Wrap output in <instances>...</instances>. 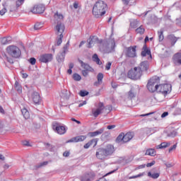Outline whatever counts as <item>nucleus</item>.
Segmentation results:
<instances>
[{"label": "nucleus", "instance_id": "1", "mask_svg": "<svg viewBox=\"0 0 181 181\" xmlns=\"http://www.w3.org/2000/svg\"><path fill=\"white\" fill-rule=\"evenodd\" d=\"M107 11H108L107 4L103 1H98L94 4L92 13L95 18H101L107 13Z\"/></svg>", "mask_w": 181, "mask_h": 181}, {"label": "nucleus", "instance_id": "2", "mask_svg": "<svg viewBox=\"0 0 181 181\" xmlns=\"http://www.w3.org/2000/svg\"><path fill=\"white\" fill-rule=\"evenodd\" d=\"M159 84H160V78L158 76H153L149 79L146 87L150 93H155V91H158Z\"/></svg>", "mask_w": 181, "mask_h": 181}, {"label": "nucleus", "instance_id": "3", "mask_svg": "<svg viewBox=\"0 0 181 181\" xmlns=\"http://www.w3.org/2000/svg\"><path fill=\"white\" fill-rule=\"evenodd\" d=\"M6 53L14 59H19V57L22 54V51L16 45H9L6 49Z\"/></svg>", "mask_w": 181, "mask_h": 181}, {"label": "nucleus", "instance_id": "4", "mask_svg": "<svg viewBox=\"0 0 181 181\" xmlns=\"http://www.w3.org/2000/svg\"><path fill=\"white\" fill-rule=\"evenodd\" d=\"M127 77L132 80H139V78L142 77V71L138 68V66H135L128 71Z\"/></svg>", "mask_w": 181, "mask_h": 181}, {"label": "nucleus", "instance_id": "5", "mask_svg": "<svg viewBox=\"0 0 181 181\" xmlns=\"http://www.w3.org/2000/svg\"><path fill=\"white\" fill-rule=\"evenodd\" d=\"M136 45L124 47L123 54L129 59H134L136 57Z\"/></svg>", "mask_w": 181, "mask_h": 181}, {"label": "nucleus", "instance_id": "6", "mask_svg": "<svg viewBox=\"0 0 181 181\" xmlns=\"http://www.w3.org/2000/svg\"><path fill=\"white\" fill-rule=\"evenodd\" d=\"M158 93H161L163 95H168L172 91V85L169 83L165 84H158V89L157 90Z\"/></svg>", "mask_w": 181, "mask_h": 181}, {"label": "nucleus", "instance_id": "7", "mask_svg": "<svg viewBox=\"0 0 181 181\" xmlns=\"http://www.w3.org/2000/svg\"><path fill=\"white\" fill-rule=\"evenodd\" d=\"M46 11V7L42 4H38L34 5V6L30 9V12L32 13H43Z\"/></svg>", "mask_w": 181, "mask_h": 181}, {"label": "nucleus", "instance_id": "8", "mask_svg": "<svg viewBox=\"0 0 181 181\" xmlns=\"http://www.w3.org/2000/svg\"><path fill=\"white\" fill-rule=\"evenodd\" d=\"M103 46L105 53H112V52L115 50V41H112L110 43L105 44Z\"/></svg>", "mask_w": 181, "mask_h": 181}, {"label": "nucleus", "instance_id": "9", "mask_svg": "<svg viewBox=\"0 0 181 181\" xmlns=\"http://www.w3.org/2000/svg\"><path fill=\"white\" fill-rule=\"evenodd\" d=\"M104 108H105L104 103H103L101 102L99 103L98 108L92 110V114H93V117H95V118H97V117H98L100 115V114H101V112H103V110H104Z\"/></svg>", "mask_w": 181, "mask_h": 181}, {"label": "nucleus", "instance_id": "10", "mask_svg": "<svg viewBox=\"0 0 181 181\" xmlns=\"http://www.w3.org/2000/svg\"><path fill=\"white\" fill-rule=\"evenodd\" d=\"M52 60H53V54H44L40 57V62L41 63H49Z\"/></svg>", "mask_w": 181, "mask_h": 181}, {"label": "nucleus", "instance_id": "11", "mask_svg": "<svg viewBox=\"0 0 181 181\" xmlns=\"http://www.w3.org/2000/svg\"><path fill=\"white\" fill-rule=\"evenodd\" d=\"M53 129H55L59 135H64V134H66V127H64V126L59 125V123L54 124Z\"/></svg>", "mask_w": 181, "mask_h": 181}, {"label": "nucleus", "instance_id": "12", "mask_svg": "<svg viewBox=\"0 0 181 181\" xmlns=\"http://www.w3.org/2000/svg\"><path fill=\"white\" fill-rule=\"evenodd\" d=\"M96 158L98 159H105V158H107V154L105 153V151L104 150V148H100L97 150L96 151Z\"/></svg>", "mask_w": 181, "mask_h": 181}, {"label": "nucleus", "instance_id": "13", "mask_svg": "<svg viewBox=\"0 0 181 181\" xmlns=\"http://www.w3.org/2000/svg\"><path fill=\"white\" fill-rule=\"evenodd\" d=\"M64 29H66L64 24L58 23L55 27L56 34L57 36L63 35V33H64Z\"/></svg>", "mask_w": 181, "mask_h": 181}, {"label": "nucleus", "instance_id": "14", "mask_svg": "<svg viewBox=\"0 0 181 181\" xmlns=\"http://www.w3.org/2000/svg\"><path fill=\"white\" fill-rule=\"evenodd\" d=\"M106 156H111L114 152H115V148L112 144H107L104 148Z\"/></svg>", "mask_w": 181, "mask_h": 181}, {"label": "nucleus", "instance_id": "15", "mask_svg": "<svg viewBox=\"0 0 181 181\" xmlns=\"http://www.w3.org/2000/svg\"><path fill=\"white\" fill-rule=\"evenodd\" d=\"M141 56L142 57H146V56H148V59H150V60H152V54H151V49H148V47H146V45H144L143 47Z\"/></svg>", "mask_w": 181, "mask_h": 181}, {"label": "nucleus", "instance_id": "16", "mask_svg": "<svg viewBox=\"0 0 181 181\" xmlns=\"http://www.w3.org/2000/svg\"><path fill=\"white\" fill-rule=\"evenodd\" d=\"M173 62L176 66H180L181 64V52L175 54L173 57Z\"/></svg>", "mask_w": 181, "mask_h": 181}, {"label": "nucleus", "instance_id": "17", "mask_svg": "<svg viewBox=\"0 0 181 181\" xmlns=\"http://www.w3.org/2000/svg\"><path fill=\"white\" fill-rule=\"evenodd\" d=\"M137 68L141 70V73L147 71L148 69H149V62H148V61L142 62Z\"/></svg>", "mask_w": 181, "mask_h": 181}, {"label": "nucleus", "instance_id": "18", "mask_svg": "<svg viewBox=\"0 0 181 181\" xmlns=\"http://www.w3.org/2000/svg\"><path fill=\"white\" fill-rule=\"evenodd\" d=\"M98 142V140L97 139H93L89 141L88 143H86L83 146V148H84V149H88V148H90V146H93V148H95V146H97Z\"/></svg>", "mask_w": 181, "mask_h": 181}, {"label": "nucleus", "instance_id": "19", "mask_svg": "<svg viewBox=\"0 0 181 181\" xmlns=\"http://www.w3.org/2000/svg\"><path fill=\"white\" fill-rule=\"evenodd\" d=\"M87 139V136H78L69 140L67 142H83Z\"/></svg>", "mask_w": 181, "mask_h": 181}, {"label": "nucleus", "instance_id": "20", "mask_svg": "<svg viewBox=\"0 0 181 181\" xmlns=\"http://www.w3.org/2000/svg\"><path fill=\"white\" fill-rule=\"evenodd\" d=\"M98 38L95 36H90L88 40V49H91L95 43H97Z\"/></svg>", "mask_w": 181, "mask_h": 181}, {"label": "nucleus", "instance_id": "21", "mask_svg": "<svg viewBox=\"0 0 181 181\" xmlns=\"http://www.w3.org/2000/svg\"><path fill=\"white\" fill-rule=\"evenodd\" d=\"M122 2L125 6H134V5H136V0H122Z\"/></svg>", "mask_w": 181, "mask_h": 181}, {"label": "nucleus", "instance_id": "22", "mask_svg": "<svg viewBox=\"0 0 181 181\" xmlns=\"http://www.w3.org/2000/svg\"><path fill=\"white\" fill-rule=\"evenodd\" d=\"M33 101L35 104H39L40 103V95L37 92H34L32 95Z\"/></svg>", "mask_w": 181, "mask_h": 181}, {"label": "nucleus", "instance_id": "23", "mask_svg": "<svg viewBox=\"0 0 181 181\" xmlns=\"http://www.w3.org/2000/svg\"><path fill=\"white\" fill-rule=\"evenodd\" d=\"M132 138H134V133L127 132L126 134H124V144H125L127 142H129V141H131V139H132Z\"/></svg>", "mask_w": 181, "mask_h": 181}, {"label": "nucleus", "instance_id": "24", "mask_svg": "<svg viewBox=\"0 0 181 181\" xmlns=\"http://www.w3.org/2000/svg\"><path fill=\"white\" fill-rule=\"evenodd\" d=\"M168 39L171 42V46H175L177 40H179V37H176L174 35H168Z\"/></svg>", "mask_w": 181, "mask_h": 181}, {"label": "nucleus", "instance_id": "25", "mask_svg": "<svg viewBox=\"0 0 181 181\" xmlns=\"http://www.w3.org/2000/svg\"><path fill=\"white\" fill-rule=\"evenodd\" d=\"M103 132H104V129H100L99 130H97L95 132H89L88 135H89V136L93 138L94 136H98V135H101V134H103Z\"/></svg>", "mask_w": 181, "mask_h": 181}, {"label": "nucleus", "instance_id": "26", "mask_svg": "<svg viewBox=\"0 0 181 181\" xmlns=\"http://www.w3.org/2000/svg\"><path fill=\"white\" fill-rule=\"evenodd\" d=\"M170 146V142H163L160 145L156 146V149H165Z\"/></svg>", "mask_w": 181, "mask_h": 181}, {"label": "nucleus", "instance_id": "27", "mask_svg": "<svg viewBox=\"0 0 181 181\" xmlns=\"http://www.w3.org/2000/svg\"><path fill=\"white\" fill-rule=\"evenodd\" d=\"M81 181H91L93 180V175L87 173L85 174L81 178Z\"/></svg>", "mask_w": 181, "mask_h": 181}, {"label": "nucleus", "instance_id": "28", "mask_svg": "<svg viewBox=\"0 0 181 181\" xmlns=\"http://www.w3.org/2000/svg\"><path fill=\"white\" fill-rule=\"evenodd\" d=\"M78 62H79L82 69H84V70H94V69H93V68H91V66H90V65L88 64H86L80 59L78 60Z\"/></svg>", "mask_w": 181, "mask_h": 181}, {"label": "nucleus", "instance_id": "29", "mask_svg": "<svg viewBox=\"0 0 181 181\" xmlns=\"http://www.w3.org/2000/svg\"><path fill=\"white\" fill-rule=\"evenodd\" d=\"M145 155H148V156H156V151L154 148H148L146 151Z\"/></svg>", "mask_w": 181, "mask_h": 181}, {"label": "nucleus", "instance_id": "30", "mask_svg": "<svg viewBox=\"0 0 181 181\" xmlns=\"http://www.w3.org/2000/svg\"><path fill=\"white\" fill-rule=\"evenodd\" d=\"M21 112L25 119H29L30 118V114L29 113V111H28V109L25 107L23 108Z\"/></svg>", "mask_w": 181, "mask_h": 181}, {"label": "nucleus", "instance_id": "31", "mask_svg": "<svg viewBox=\"0 0 181 181\" xmlns=\"http://www.w3.org/2000/svg\"><path fill=\"white\" fill-rule=\"evenodd\" d=\"M92 59H93V62L97 63L99 66H101V64H103V62H101L100 58H98V55L97 54H94L93 55Z\"/></svg>", "mask_w": 181, "mask_h": 181}, {"label": "nucleus", "instance_id": "32", "mask_svg": "<svg viewBox=\"0 0 181 181\" xmlns=\"http://www.w3.org/2000/svg\"><path fill=\"white\" fill-rule=\"evenodd\" d=\"M98 82L94 83V86H98L100 83H103V78H104V74L103 73H99L97 76Z\"/></svg>", "mask_w": 181, "mask_h": 181}, {"label": "nucleus", "instance_id": "33", "mask_svg": "<svg viewBox=\"0 0 181 181\" xmlns=\"http://www.w3.org/2000/svg\"><path fill=\"white\" fill-rule=\"evenodd\" d=\"M12 42V38L11 37H3L1 39L2 45H9Z\"/></svg>", "mask_w": 181, "mask_h": 181}, {"label": "nucleus", "instance_id": "34", "mask_svg": "<svg viewBox=\"0 0 181 181\" xmlns=\"http://www.w3.org/2000/svg\"><path fill=\"white\" fill-rule=\"evenodd\" d=\"M147 175H148V177H151V179H158V177H159V176H160V173H155L152 174V173L148 172Z\"/></svg>", "mask_w": 181, "mask_h": 181}, {"label": "nucleus", "instance_id": "35", "mask_svg": "<svg viewBox=\"0 0 181 181\" xmlns=\"http://www.w3.org/2000/svg\"><path fill=\"white\" fill-rule=\"evenodd\" d=\"M54 18L55 21H63V18L64 17L63 16L62 14L59 13L58 12H57V13H54Z\"/></svg>", "mask_w": 181, "mask_h": 181}, {"label": "nucleus", "instance_id": "36", "mask_svg": "<svg viewBox=\"0 0 181 181\" xmlns=\"http://www.w3.org/2000/svg\"><path fill=\"white\" fill-rule=\"evenodd\" d=\"M14 87L16 90L18 91V93H19L20 94L22 93V86L19 84V82L16 81Z\"/></svg>", "mask_w": 181, "mask_h": 181}, {"label": "nucleus", "instance_id": "37", "mask_svg": "<svg viewBox=\"0 0 181 181\" xmlns=\"http://www.w3.org/2000/svg\"><path fill=\"white\" fill-rule=\"evenodd\" d=\"M139 23V22L136 20L132 21L130 23V28H132V29H136V28H138Z\"/></svg>", "mask_w": 181, "mask_h": 181}, {"label": "nucleus", "instance_id": "38", "mask_svg": "<svg viewBox=\"0 0 181 181\" xmlns=\"http://www.w3.org/2000/svg\"><path fill=\"white\" fill-rule=\"evenodd\" d=\"M2 56L4 59H5L8 63H10L11 64H13V59L8 57V55H6V54L5 53L2 54Z\"/></svg>", "mask_w": 181, "mask_h": 181}, {"label": "nucleus", "instance_id": "39", "mask_svg": "<svg viewBox=\"0 0 181 181\" xmlns=\"http://www.w3.org/2000/svg\"><path fill=\"white\" fill-rule=\"evenodd\" d=\"M136 33L139 35H144V33H145V28L144 26L141 25L139 28L136 29Z\"/></svg>", "mask_w": 181, "mask_h": 181}, {"label": "nucleus", "instance_id": "40", "mask_svg": "<svg viewBox=\"0 0 181 181\" xmlns=\"http://www.w3.org/2000/svg\"><path fill=\"white\" fill-rule=\"evenodd\" d=\"M124 134L121 133L116 139L117 142H123L124 143Z\"/></svg>", "mask_w": 181, "mask_h": 181}, {"label": "nucleus", "instance_id": "41", "mask_svg": "<svg viewBox=\"0 0 181 181\" xmlns=\"http://www.w3.org/2000/svg\"><path fill=\"white\" fill-rule=\"evenodd\" d=\"M158 40H159V42H162V40H163V39H164L163 30H160V31H158Z\"/></svg>", "mask_w": 181, "mask_h": 181}, {"label": "nucleus", "instance_id": "42", "mask_svg": "<svg viewBox=\"0 0 181 181\" xmlns=\"http://www.w3.org/2000/svg\"><path fill=\"white\" fill-rule=\"evenodd\" d=\"M42 28H43V24L40 23H37L34 25V29L35 30H39V29H42Z\"/></svg>", "mask_w": 181, "mask_h": 181}, {"label": "nucleus", "instance_id": "43", "mask_svg": "<svg viewBox=\"0 0 181 181\" xmlns=\"http://www.w3.org/2000/svg\"><path fill=\"white\" fill-rule=\"evenodd\" d=\"M73 78L75 81H80V80H81V76L78 74H74Z\"/></svg>", "mask_w": 181, "mask_h": 181}, {"label": "nucleus", "instance_id": "44", "mask_svg": "<svg viewBox=\"0 0 181 181\" xmlns=\"http://www.w3.org/2000/svg\"><path fill=\"white\" fill-rule=\"evenodd\" d=\"M62 39H63V35H58L57 40V46H60V45H62L63 42Z\"/></svg>", "mask_w": 181, "mask_h": 181}, {"label": "nucleus", "instance_id": "45", "mask_svg": "<svg viewBox=\"0 0 181 181\" xmlns=\"http://www.w3.org/2000/svg\"><path fill=\"white\" fill-rule=\"evenodd\" d=\"M135 97V93L132 92V90L129 91L128 95H127V98L129 100H132Z\"/></svg>", "mask_w": 181, "mask_h": 181}, {"label": "nucleus", "instance_id": "46", "mask_svg": "<svg viewBox=\"0 0 181 181\" xmlns=\"http://www.w3.org/2000/svg\"><path fill=\"white\" fill-rule=\"evenodd\" d=\"M79 95H81V97H86V95H88V91H87V90H81L79 92Z\"/></svg>", "mask_w": 181, "mask_h": 181}, {"label": "nucleus", "instance_id": "47", "mask_svg": "<svg viewBox=\"0 0 181 181\" xmlns=\"http://www.w3.org/2000/svg\"><path fill=\"white\" fill-rule=\"evenodd\" d=\"M145 175V173H141L137 175H133L132 177H129V179H136L137 177H142Z\"/></svg>", "mask_w": 181, "mask_h": 181}, {"label": "nucleus", "instance_id": "48", "mask_svg": "<svg viewBox=\"0 0 181 181\" xmlns=\"http://www.w3.org/2000/svg\"><path fill=\"white\" fill-rule=\"evenodd\" d=\"M23 2H25V0H17L16 3L17 8H19V6L23 5Z\"/></svg>", "mask_w": 181, "mask_h": 181}, {"label": "nucleus", "instance_id": "49", "mask_svg": "<svg viewBox=\"0 0 181 181\" xmlns=\"http://www.w3.org/2000/svg\"><path fill=\"white\" fill-rule=\"evenodd\" d=\"M88 71H93V70H86L84 69L82 71V74L84 77H87L88 76Z\"/></svg>", "mask_w": 181, "mask_h": 181}, {"label": "nucleus", "instance_id": "50", "mask_svg": "<svg viewBox=\"0 0 181 181\" xmlns=\"http://www.w3.org/2000/svg\"><path fill=\"white\" fill-rule=\"evenodd\" d=\"M176 148H177V144H174L173 146H171L169 149H168V152L169 153H170L172 152V151H175Z\"/></svg>", "mask_w": 181, "mask_h": 181}, {"label": "nucleus", "instance_id": "51", "mask_svg": "<svg viewBox=\"0 0 181 181\" xmlns=\"http://www.w3.org/2000/svg\"><path fill=\"white\" fill-rule=\"evenodd\" d=\"M29 62L30 64H32V66H35V64H36V59H35L34 57L30 58Z\"/></svg>", "mask_w": 181, "mask_h": 181}, {"label": "nucleus", "instance_id": "52", "mask_svg": "<svg viewBox=\"0 0 181 181\" xmlns=\"http://www.w3.org/2000/svg\"><path fill=\"white\" fill-rule=\"evenodd\" d=\"M6 12H7V10H6V8L4 7L1 10H0V16H4Z\"/></svg>", "mask_w": 181, "mask_h": 181}, {"label": "nucleus", "instance_id": "53", "mask_svg": "<svg viewBox=\"0 0 181 181\" xmlns=\"http://www.w3.org/2000/svg\"><path fill=\"white\" fill-rule=\"evenodd\" d=\"M155 163H156V161L153 160L151 163H148L146 164V168H151V166H153V165H155Z\"/></svg>", "mask_w": 181, "mask_h": 181}, {"label": "nucleus", "instance_id": "54", "mask_svg": "<svg viewBox=\"0 0 181 181\" xmlns=\"http://www.w3.org/2000/svg\"><path fill=\"white\" fill-rule=\"evenodd\" d=\"M49 162L48 161H44L41 163L37 168H42V166H46V165H48Z\"/></svg>", "mask_w": 181, "mask_h": 181}, {"label": "nucleus", "instance_id": "55", "mask_svg": "<svg viewBox=\"0 0 181 181\" xmlns=\"http://www.w3.org/2000/svg\"><path fill=\"white\" fill-rule=\"evenodd\" d=\"M111 64H112V63L111 62H108L106 66H105V69L106 70H110V69H111Z\"/></svg>", "mask_w": 181, "mask_h": 181}, {"label": "nucleus", "instance_id": "56", "mask_svg": "<svg viewBox=\"0 0 181 181\" xmlns=\"http://www.w3.org/2000/svg\"><path fill=\"white\" fill-rule=\"evenodd\" d=\"M168 115H169V113L168 112H164L162 115H161V118H165V117H168Z\"/></svg>", "mask_w": 181, "mask_h": 181}, {"label": "nucleus", "instance_id": "57", "mask_svg": "<svg viewBox=\"0 0 181 181\" xmlns=\"http://www.w3.org/2000/svg\"><path fill=\"white\" fill-rule=\"evenodd\" d=\"M146 167V165L145 164H142V165H140L137 167V169H144Z\"/></svg>", "mask_w": 181, "mask_h": 181}, {"label": "nucleus", "instance_id": "58", "mask_svg": "<svg viewBox=\"0 0 181 181\" xmlns=\"http://www.w3.org/2000/svg\"><path fill=\"white\" fill-rule=\"evenodd\" d=\"M86 104H87V101L85 100V101L81 103L78 105V107L80 108V107H83V105H86Z\"/></svg>", "mask_w": 181, "mask_h": 181}, {"label": "nucleus", "instance_id": "59", "mask_svg": "<svg viewBox=\"0 0 181 181\" xmlns=\"http://www.w3.org/2000/svg\"><path fill=\"white\" fill-rule=\"evenodd\" d=\"M69 155H70V152L69 151H65L63 153V156H65L66 158H67V156H69Z\"/></svg>", "mask_w": 181, "mask_h": 181}, {"label": "nucleus", "instance_id": "60", "mask_svg": "<svg viewBox=\"0 0 181 181\" xmlns=\"http://www.w3.org/2000/svg\"><path fill=\"white\" fill-rule=\"evenodd\" d=\"M114 128H115V124L107 126V129H114Z\"/></svg>", "mask_w": 181, "mask_h": 181}, {"label": "nucleus", "instance_id": "61", "mask_svg": "<svg viewBox=\"0 0 181 181\" xmlns=\"http://www.w3.org/2000/svg\"><path fill=\"white\" fill-rule=\"evenodd\" d=\"M0 113L1 114H5V110L2 107V106L0 105Z\"/></svg>", "mask_w": 181, "mask_h": 181}, {"label": "nucleus", "instance_id": "62", "mask_svg": "<svg viewBox=\"0 0 181 181\" xmlns=\"http://www.w3.org/2000/svg\"><path fill=\"white\" fill-rule=\"evenodd\" d=\"M4 129V124H2V122H0V132Z\"/></svg>", "mask_w": 181, "mask_h": 181}, {"label": "nucleus", "instance_id": "63", "mask_svg": "<svg viewBox=\"0 0 181 181\" xmlns=\"http://www.w3.org/2000/svg\"><path fill=\"white\" fill-rule=\"evenodd\" d=\"M112 88H117V87H118V85H117L116 83H112Z\"/></svg>", "mask_w": 181, "mask_h": 181}, {"label": "nucleus", "instance_id": "64", "mask_svg": "<svg viewBox=\"0 0 181 181\" xmlns=\"http://www.w3.org/2000/svg\"><path fill=\"white\" fill-rule=\"evenodd\" d=\"M28 74H23V78H28Z\"/></svg>", "mask_w": 181, "mask_h": 181}]
</instances>
